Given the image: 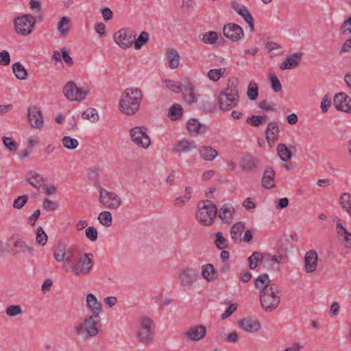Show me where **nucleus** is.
Returning a JSON list of instances; mask_svg holds the SVG:
<instances>
[{"instance_id":"nucleus-1","label":"nucleus","mask_w":351,"mask_h":351,"mask_svg":"<svg viewBox=\"0 0 351 351\" xmlns=\"http://www.w3.org/2000/svg\"><path fill=\"white\" fill-rule=\"evenodd\" d=\"M143 99L142 91L138 88H128L119 100V110L126 115H133L139 110Z\"/></svg>"},{"instance_id":"nucleus-2","label":"nucleus","mask_w":351,"mask_h":351,"mask_svg":"<svg viewBox=\"0 0 351 351\" xmlns=\"http://www.w3.org/2000/svg\"><path fill=\"white\" fill-rule=\"evenodd\" d=\"M217 99L219 108L222 111H230L238 105L239 95L236 79L228 80L227 87L220 92Z\"/></svg>"},{"instance_id":"nucleus-3","label":"nucleus","mask_w":351,"mask_h":351,"mask_svg":"<svg viewBox=\"0 0 351 351\" xmlns=\"http://www.w3.org/2000/svg\"><path fill=\"white\" fill-rule=\"evenodd\" d=\"M99 322L100 317L97 314L86 316L83 322L75 327V331L84 339L95 337L99 333Z\"/></svg>"},{"instance_id":"nucleus-4","label":"nucleus","mask_w":351,"mask_h":351,"mask_svg":"<svg viewBox=\"0 0 351 351\" xmlns=\"http://www.w3.org/2000/svg\"><path fill=\"white\" fill-rule=\"evenodd\" d=\"M259 299L261 306L265 311L271 312L275 310L280 301L278 285L276 283L271 284L270 288L260 292Z\"/></svg>"},{"instance_id":"nucleus-5","label":"nucleus","mask_w":351,"mask_h":351,"mask_svg":"<svg viewBox=\"0 0 351 351\" xmlns=\"http://www.w3.org/2000/svg\"><path fill=\"white\" fill-rule=\"evenodd\" d=\"M155 324L148 316H143L138 320L136 338L143 345L150 344L154 338Z\"/></svg>"},{"instance_id":"nucleus-6","label":"nucleus","mask_w":351,"mask_h":351,"mask_svg":"<svg viewBox=\"0 0 351 351\" xmlns=\"http://www.w3.org/2000/svg\"><path fill=\"white\" fill-rule=\"evenodd\" d=\"M198 210L196 213L197 221L204 226H210L213 223L217 210L216 206L210 200H203L197 204Z\"/></svg>"},{"instance_id":"nucleus-7","label":"nucleus","mask_w":351,"mask_h":351,"mask_svg":"<svg viewBox=\"0 0 351 351\" xmlns=\"http://www.w3.org/2000/svg\"><path fill=\"white\" fill-rule=\"evenodd\" d=\"M36 19L31 14H27L17 17L14 21L15 30L17 34L27 36L33 31Z\"/></svg>"},{"instance_id":"nucleus-8","label":"nucleus","mask_w":351,"mask_h":351,"mask_svg":"<svg viewBox=\"0 0 351 351\" xmlns=\"http://www.w3.org/2000/svg\"><path fill=\"white\" fill-rule=\"evenodd\" d=\"M99 202L104 207L110 210H117L122 204V200L114 192L108 191L103 188L99 189Z\"/></svg>"},{"instance_id":"nucleus-9","label":"nucleus","mask_w":351,"mask_h":351,"mask_svg":"<svg viewBox=\"0 0 351 351\" xmlns=\"http://www.w3.org/2000/svg\"><path fill=\"white\" fill-rule=\"evenodd\" d=\"M147 128L144 126H138L130 130L132 141L138 147L147 149L151 144L149 136L147 134Z\"/></svg>"},{"instance_id":"nucleus-10","label":"nucleus","mask_w":351,"mask_h":351,"mask_svg":"<svg viewBox=\"0 0 351 351\" xmlns=\"http://www.w3.org/2000/svg\"><path fill=\"white\" fill-rule=\"evenodd\" d=\"M114 42L121 48L130 47L136 38V34L130 29H121L114 34Z\"/></svg>"},{"instance_id":"nucleus-11","label":"nucleus","mask_w":351,"mask_h":351,"mask_svg":"<svg viewBox=\"0 0 351 351\" xmlns=\"http://www.w3.org/2000/svg\"><path fill=\"white\" fill-rule=\"evenodd\" d=\"M63 93L66 98L72 101H80L86 98L87 92L78 88L73 82H67L63 88Z\"/></svg>"},{"instance_id":"nucleus-12","label":"nucleus","mask_w":351,"mask_h":351,"mask_svg":"<svg viewBox=\"0 0 351 351\" xmlns=\"http://www.w3.org/2000/svg\"><path fill=\"white\" fill-rule=\"evenodd\" d=\"M93 254H84L82 256L73 267V273L77 276L88 275L93 267Z\"/></svg>"},{"instance_id":"nucleus-13","label":"nucleus","mask_w":351,"mask_h":351,"mask_svg":"<svg viewBox=\"0 0 351 351\" xmlns=\"http://www.w3.org/2000/svg\"><path fill=\"white\" fill-rule=\"evenodd\" d=\"M197 275L198 271L195 269H184L179 275L181 285L187 289H191L193 287V282H195Z\"/></svg>"},{"instance_id":"nucleus-14","label":"nucleus","mask_w":351,"mask_h":351,"mask_svg":"<svg viewBox=\"0 0 351 351\" xmlns=\"http://www.w3.org/2000/svg\"><path fill=\"white\" fill-rule=\"evenodd\" d=\"M224 36L233 42L239 40L243 36L242 28L237 24L228 23L223 26Z\"/></svg>"},{"instance_id":"nucleus-15","label":"nucleus","mask_w":351,"mask_h":351,"mask_svg":"<svg viewBox=\"0 0 351 351\" xmlns=\"http://www.w3.org/2000/svg\"><path fill=\"white\" fill-rule=\"evenodd\" d=\"M333 105L338 110L351 112V98L344 93H339L335 95Z\"/></svg>"},{"instance_id":"nucleus-16","label":"nucleus","mask_w":351,"mask_h":351,"mask_svg":"<svg viewBox=\"0 0 351 351\" xmlns=\"http://www.w3.org/2000/svg\"><path fill=\"white\" fill-rule=\"evenodd\" d=\"M27 117L30 125L34 128H40L43 125V117L39 108L35 106L28 108Z\"/></svg>"},{"instance_id":"nucleus-17","label":"nucleus","mask_w":351,"mask_h":351,"mask_svg":"<svg viewBox=\"0 0 351 351\" xmlns=\"http://www.w3.org/2000/svg\"><path fill=\"white\" fill-rule=\"evenodd\" d=\"M336 233L342 245L346 248H351V232H348L343 226L340 219L337 221Z\"/></svg>"},{"instance_id":"nucleus-18","label":"nucleus","mask_w":351,"mask_h":351,"mask_svg":"<svg viewBox=\"0 0 351 351\" xmlns=\"http://www.w3.org/2000/svg\"><path fill=\"white\" fill-rule=\"evenodd\" d=\"M318 256L315 250H311L304 255V269L306 273L314 272L317 267Z\"/></svg>"},{"instance_id":"nucleus-19","label":"nucleus","mask_w":351,"mask_h":351,"mask_svg":"<svg viewBox=\"0 0 351 351\" xmlns=\"http://www.w3.org/2000/svg\"><path fill=\"white\" fill-rule=\"evenodd\" d=\"M184 95L185 101L191 105L197 101L198 95L195 93V86L188 79L184 80Z\"/></svg>"},{"instance_id":"nucleus-20","label":"nucleus","mask_w":351,"mask_h":351,"mask_svg":"<svg viewBox=\"0 0 351 351\" xmlns=\"http://www.w3.org/2000/svg\"><path fill=\"white\" fill-rule=\"evenodd\" d=\"M206 332V327L203 325H199L191 327L184 332V335L191 341H197L205 337Z\"/></svg>"},{"instance_id":"nucleus-21","label":"nucleus","mask_w":351,"mask_h":351,"mask_svg":"<svg viewBox=\"0 0 351 351\" xmlns=\"http://www.w3.org/2000/svg\"><path fill=\"white\" fill-rule=\"evenodd\" d=\"M265 135L267 141L271 146L278 140L279 127L276 121H272L268 123Z\"/></svg>"},{"instance_id":"nucleus-22","label":"nucleus","mask_w":351,"mask_h":351,"mask_svg":"<svg viewBox=\"0 0 351 351\" xmlns=\"http://www.w3.org/2000/svg\"><path fill=\"white\" fill-rule=\"evenodd\" d=\"M302 56V53H294L291 54L280 64V69L281 70H286L296 68L300 64Z\"/></svg>"},{"instance_id":"nucleus-23","label":"nucleus","mask_w":351,"mask_h":351,"mask_svg":"<svg viewBox=\"0 0 351 351\" xmlns=\"http://www.w3.org/2000/svg\"><path fill=\"white\" fill-rule=\"evenodd\" d=\"M239 326L243 330L247 332L258 331L261 328V324L258 320L252 319L250 317L243 318L239 322Z\"/></svg>"},{"instance_id":"nucleus-24","label":"nucleus","mask_w":351,"mask_h":351,"mask_svg":"<svg viewBox=\"0 0 351 351\" xmlns=\"http://www.w3.org/2000/svg\"><path fill=\"white\" fill-rule=\"evenodd\" d=\"M258 160L252 156H246L242 158L240 167L246 172H253L258 168Z\"/></svg>"},{"instance_id":"nucleus-25","label":"nucleus","mask_w":351,"mask_h":351,"mask_svg":"<svg viewBox=\"0 0 351 351\" xmlns=\"http://www.w3.org/2000/svg\"><path fill=\"white\" fill-rule=\"evenodd\" d=\"M195 149H196V145L194 141L184 139L174 145L173 152L175 153L187 152Z\"/></svg>"},{"instance_id":"nucleus-26","label":"nucleus","mask_w":351,"mask_h":351,"mask_svg":"<svg viewBox=\"0 0 351 351\" xmlns=\"http://www.w3.org/2000/svg\"><path fill=\"white\" fill-rule=\"evenodd\" d=\"M11 241H13V246L16 249V253L25 252L32 253L33 247L26 245L25 242L22 239V237L20 235H14L12 237Z\"/></svg>"},{"instance_id":"nucleus-27","label":"nucleus","mask_w":351,"mask_h":351,"mask_svg":"<svg viewBox=\"0 0 351 351\" xmlns=\"http://www.w3.org/2000/svg\"><path fill=\"white\" fill-rule=\"evenodd\" d=\"M274 176L275 172L270 167H267L263 173L262 178V185L265 189H271L274 187Z\"/></svg>"},{"instance_id":"nucleus-28","label":"nucleus","mask_w":351,"mask_h":351,"mask_svg":"<svg viewBox=\"0 0 351 351\" xmlns=\"http://www.w3.org/2000/svg\"><path fill=\"white\" fill-rule=\"evenodd\" d=\"M245 230V223L242 221L234 223L230 230L232 239L236 243L241 242V234Z\"/></svg>"},{"instance_id":"nucleus-29","label":"nucleus","mask_w":351,"mask_h":351,"mask_svg":"<svg viewBox=\"0 0 351 351\" xmlns=\"http://www.w3.org/2000/svg\"><path fill=\"white\" fill-rule=\"evenodd\" d=\"M25 179L33 187L36 189L41 187L44 182L42 176L34 171H29L25 176Z\"/></svg>"},{"instance_id":"nucleus-30","label":"nucleus","mask_w":351,"mask_h":351,"mask_svg":"<svg viewBox=\"0 0 351 351\" xmlns=\"http://www.w3.org/2000/svg\"><path fill=\"white\" fill-rule=\"evenodd\" d=\"M70 254V250H67V246L64 243H58L53 256L55 260L58 263H62L65 259V256Z\"/></svg>"},{"instance_id":"nucleus-31","label":"nucleus","mask_w":351,"mask_h":351,"mask_svg":"<svg viewBox=\"0 0 351 351\" xmlns=\"http://www.w3.org/2000/svg\"><path fill=\"white\" fill-rule=\"evenodd\" d=\"M87 306L91 310L92 315H99V311L101 310V304L97 301V298L93 294L89 293L86 296Z\"/></svg>"},{"instance_id":"nucleus-32","label":"nucleus","mask_w":351,"mask_h":351,"mask_svg":"<svg viewBox=\"0 0 351 351\" xmlns=\"http://www.w3.org/2000/svg\"><path fill=\"white\" fill-rule=\"evenodd\" d=\"M199 152L201 157L207 161L214 160L218 155L217 151L210 146H201L199 148Z\"/></svg>"},{"instance_id":"nucleus-33","label":"nucleus","mask_w":351,"mask_h":351,"mask_svg":"<svg viewBox=\"0 0 351 351\" xmlns=\"http://www.w3.org/2000/svg\"><path fill=\"white\" fill-rule=\"evenodd\" d=\"M187 129L189 132H194L195 134H204L206 131V127L196 119H191L188 121Z\"/></svg>"},{"instance_id":"nucleus-34","label":"nucleus","mask_w":351,"mask_h":351,"mask_svg":"<svg viewBox=\"0 0 351 351\" xmlns=\"http://www.w3.org/2000/svg\"><path fill=\"white\" fill-rule=\"evenodd\" d=\"M166 56L169 60V67L172 69L178 68L180 64V56L178 51L172 48L167 49Z\"/></svg>"},{"instance_id":"nucleus-35","label":"nucleus","mask_w":351,"mask_h":351,"mask_svg":"<svg viewBox=\"0 0 351 351\" xmlns=\"http://www.w3.org/2000/svg\"><path fill=\"white\" fill-rule=\"evenodd\" d=\"M234 208L230 204H224L219 210V217L223 223H229L232 218Z\"/></svg>"},{"instance_id":"nucleus-36","label":"nucleus","mask_w":351,"mask_h":351,"mask_svg":"<svg viewBox=\"0 0 351 351\" xmlns=\"http://www.w3.org/2000/svg\"><path fill=\"white\" fill-rule=\"evenodd\" d=\"M269 276L267 274H263L258 276L254 280V286L256 289L261 291L270 288L271 284Z\"/></svg>"},{"instance_id":"nucleus-37","label":"nucleus","mask_w":351,"mask_h":351,"mask_svg":"<svg viewBox=\"0 0 351 351\" xmlns=\"http://www.w3.org/2000/svg\"><path fill=\"white\" fill-rule=\"evenodd\" d=\"M339 204L341 208L351 216V194L343 193L340 195Z\"/></svg>"},{"instance_id":"nucleus-38","label":"nucleus","mask_w":351,"mask_h":351,"mask_svg":"<svg viewBox=\"0 0 351 351\" xmlns=\"http://www.w3.org/2000/svg\"><path fill=\"white\" fill-rule=\"evenodd\" d=\"M12 67L13 73L17 79L25 80L27 78V71L20 62L14 63Z\"/></svg>"},{"instance_id":"nucleus-39","label":"nucleus","mask_w":351,"mask_h":351,"mask_svg":"<svg viewBox=\"0 0 351 351\" xmlns=\"http://www.w3.org/2000/svg\"><path fill=\"white\" fill-rule=\"evenodd\" d=\"M277 152L280 158L283 162H287L291 158L292 154L285 144L280 143L278 145Z\"/></svg>"},{"instance_id":"nucleus-40","label":"nucleus","mask_w":351,"mask_h":351,"mask_svg":"<svg viewBox=\"0 0 351 351\" xmlns=\"http://www.w3.org/2000/svg\"><path fill=\"white\" fill-rule=\"evenodd\" d=\"M231 5L232 8L240 15L241 16L243 19L245 21L248 18L250 19V16H252L251 14L249 12L247 8L245 6L237 3V2H232L231 3Z\"/></svg>"},{"instance_id":"nucleus-41","label":"nucleus","mask_w":351,"mask_h":351,"mask_svg":"<svg viewBox=\"0 0 351 351\" xmlns=\"http://www.w3.org/2000/svg\"><path fill=\"white\" fill-rule=\"evenodd\" d=\"M69 23L70 20L66 16H62L60 19L58 24V29L60 32L61 36H64L69 32Z\"/></svg>"},{"instance_id":"nucleus-42","label":"nucleus","mask_w":351,"mask_h":351,"mask_svg":"<svg viewBox=\"0 0 351 351\" xmlns=\"http://www.w3.org/2000/svg\"><path fill=\"white\" fill-rule=\"evenodd\" d=\"M182 115V108L180 104L173 105L169 111L168 116L171 120H177L181 118Z\"/></svg>"},{"instance_id":"nucleus-43","label":"nucleus","mask_w":351,"mask_h":351,"mask_svg":"<svg viewBox=\"0 0 351 351\" xmlns=\"http://www.w3.org/2000/svg\"><path fill=\"white\" fill-rule=\"evenodd\" d=\"M267 119V116L253 115L247 118L246 122L252 126L258 127Z\"/></svg>"},{"instance_id":"nucleus-44","label":"nucleus","mask_w":351,"mask_h":351,"mask_svg":"<svg viewBox=\"0 0 351 351\" xmlns=\"http://www.w3.org/2000/svg\"><path fill=\"white\" fill-rule=\"evenodd\" d=\"M98 220L104 227H109L112 224V215L109 211H103L99 214Z\"/></svg>"},{"instance_id":"nucleus-45","label":"nucleus","mask_w":351,"mask_h":351,"mask_svg":"<svg viewBox=\"0 0 351 351\" xmlns=\"http://www.w3.org/2000/svg\"><path fill=\"white\" fill-rule=\"evenodd\" d=\"M247 95L250 100H255L258 95V88L257 84L252 81L247 86Z\"/></svg>"},{"instance_id":"nucleus-46","label":"nucleus","mask_w":351,"mask_h":351,"mask_svg":"<svg viewBox=\"0 0 351 351\" xmlns=\"http://www.w3.org/2000/svg\"><path fill=\"white\" fill-rule=\"evenodd\" d=\"M48 237L41 226L36 228V241L38 245L44 246L47 241Z\"/></svg>"},{"instance_id":"nucleus-47","label":"nucleus","mask_w":351,"mask_h":351,"mask_svg":"<svg viewBox=\"0 0 351 351\" xmlns=\"http://www.w3.org/2000/svg\"><path fill=\"white\" fill-rule=\"evenodd\" d=\"M218 39V34L216 32L209 31L202 34V40L206 44H214Z\"/></svg>"},{"instance_id":"nucleus-48","label":"nucleus","mask_w":351,"mask_h":351,"mask_svg":"<svg viewBox=\"0 0 351 351\" xmlns=\"http://www.w3.org/2000/svg\"><path fill=\"white\" fill-rule=\"evenodd\" d=\"M82 118L88 119L91 122H96L99 120V115L95 108H89L82 113Z\"/></svg>"},{"instance_id":"nucleus-49","label":"nucleus","mask_w":351,"mask_h":351,"mask_svg":"<svg viewBox=\"0 0 351 351\" xmlns=\"http://www.w3.org/2000/svg\"><path fill=\"white\" fill-rule=\"evenodd\" d=\"M63 146L68 149H75L77 147L79 143L77 139L65 136L62 140Z\"/></svg>"},{"instance_id":"nucleus-50","label":"nucleus","mask_w":351,"mask_h":351,"mask_svg":"<svg viewBox=\"0 0 351 351\" xmlns=\"http://www.w3.org/2000/svg\"><path fill=\"white\" fill-rule=\"evenodd\" d=\"M215 273L214 267L211 264L204 265L202 269V276L207 280H211L213 278Z\"/></svg>"},{"instance_id":"nucleus-51","label":"nucleus","mask_w":351,"mask_h":351,"mask_svg":"<svg viewBox=\"0 0 351 351\" xmlns=\"http://www.w3.org/2000/svg\"><path fill=\"white\" fill-rule=\"evenodd\" d=\"M263 259V256L260 252H254L249 258L248 263L249 267L251 269H255L259 261H261Z\"/></svg>"},{"instance_id":"nucleus-52","label":"nucleus","mask_w":351,"mask_h":351,"mask_svg":"<svg viewBox=\"0 0 351 351\" xmlns=\"http://www.w3.org/2000/svg\"><path fill=\"white\" fill-rule=\"evenodd\" d=\"M149 40V34L145 32H142L137 39H134V48L139 49L143 45L146 44Z\"/></svg>"},{"instance_id":"nucleus-53","label":"nucleus","mask_w":351,"mask_h":351,"mask_svg":"<svg viewBox=\"0 0 351 351\" xmlns=\"http://www.w3.org/2000/svg\"><path fill=\"white\" fill-rule=\"evenodd\" d=\"M5 314L9 317H15L22 314V308L19 305H10L5 310Z\"/></svg>"},{"instance_id":"nucleus-54","label":"nucleus","mask_w":351,"mask_h":351,"mask_svg":"<svg viewBox=\"0 0 351 351\" xmlns=\"http://www.w3.org/2000/svg\"><path fill=\"white\" fill-rule=\"evenodd\" d=\"M215 243L216 247L219 250H223L228 247V241L221 232H217Z\"/></svg>"},{"instance_id":"nucleus-55","label":"nucleus","mask_w":351,"mask_h":351,"mask_svg":"<svg viewBox=\"0 0 351 351\" xmlns=\"http://www.w3.org/2000/svg\"><path fill=\"white\" fill-rule=\"evenodd\" d=\"M167 87L173 92L180 93L182 90V85L180 82L172 80H165Z\"/></svg>"},{"instance_id":"nucleus-56","label":"nucleus","mask_w":351,"mask_h":351,"mask_svg":"<svg viewBox=\"0 0 351 351\" xmlns=\"http://www.w3.org/2000/svg\"><path fill=\"white\" fill-rule=\"evenodd\" d=\"M226 71V69H210L208 73V77L214 82H217L220 79L222 76V74Z\"/></svg>"},{"instance_id":"nucleus-57","label":"nucleus","mask_w":351,"mask_h":351,"mask_svg":"<svg viewBox=\"0 0 351 351\" xmlns=\"http://www.w3.org/2000/svg\"><path fill=\"white\" fill-rule=\"evenodd\" d=\"M59 205L57 202L49 199H45L43 202V207L47 211H54L58 209Z\"/></svg>"},{"instance_id":"nucleus-58","label":"nucleus","mask_w":351,"mask_h":351,"mask_svg":"<svg viewBox=\"0 0 351 351\" xmlns=\"http://www.w3.org/2000/svg\"><path fill=\"white\" fill-rule=\"evenodd\" d=\"M28 200V196L23 195L18 197L13 202V207L16 209L22 208Z\"/></svg>"},{"instance_id":"nucleus-59","label":"nucleus","mask_w":351,"mask_h":351,"mask_svg":"<svg viewBox=\"0 0 351 351\" xmlns=\"http://www.w3.org/2000/svg\"><path fill=\"white\" fill-rule=\"evenodd\" d=\"M86 237L91 241H95L98 237L97 229L93 226H90L86 229Z\"/></svg>"},{"instance_id":"nucleus-60","label":"nucleus","mask_w":351,"mask_h":351,"mask_svg":"<svg viewBox=\"0 0 351 351\" xmlns=\"http://www.w3.org/2000/svg\"><path fill=\"white\" fill-rule=\"evenodd\" d=\"M2 140L4 145L10 152H15L17 149V144L11 138L3 136Z\"/></svg>"},{"instance_id":"nucleus-61","label":"nucleus","mask_w":351,"mask_h":351,"mask_svg":"<svg viewBox=\"0 0 351 351\" xmlns=\"http://www.w3.org/2000/svg\"><path fill=\"white\" fill-rule=\"evenodd\" d=\"M276 104H269L266 100L261 101L258 104V108L266 111L275 112L276 111Z\"/></svg>"},{"instance_id":"nucleus-62","label":"nucleus","mask_w":351,"mask_h":351,"mask_svg":"<svg viewBox=\"0 0 351 351\" xmlns=\"http://www.w3.org/2000/svg\"><path fill=\"white\" fill-rule=\"evenodd\" d=\"M269 77L271 83V87L274 91H280L282 90V86L278 77L274 74H270Z\"/></svg>"},{"instance_id":"nucleus-63","label":"nucleus","mask_w":351,"mask_h":351,"mask_svg":"<svg viewBox=\"0 0 351 351\" xmlns=\"http://www.w3.org/2000/svg\"><path fill=\"white\" fill-rule=\"evenodd\" d=\"M10 63V56L8 51L3 50L0 51V65L6 66Z\"/></svg>"},{"instance_id":"nucleus-64","label":"nucleus","mask_w":351,"mask_h":351,"mask_svg":"<svg viewBox=\"0 0 351 351\" xmlns=\"http://www.w3.org/2000/svg\"><path fill=\"white\" fill-rule=\"evenodd\" d=\"M237 308V305L236 304H230L226 310V311L222 314L221 318L225 319L230 316Z\"/></svg>"}]
</instances>
